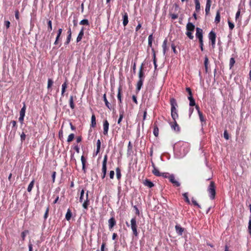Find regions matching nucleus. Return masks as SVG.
<instances>
[{
	"label": "nucleus",
	"mask_w": 251,
	"mask_h": 251,
	"mask_svg": "<svg viewBox=\"0 0 251 251\" xmlns=\"http://www.w3.org/2000/svg\"><path fill=\"white\" fill-rule=\"evenodd\" d=\"M4 25L6 26V28H8L10 27V23L8 21H6L4 22Z\"/></svg>",
	"instance_id": "obj_62"
},
{
	"label": "nucleus",
	"mask_w": 251,
	"mask_h": 251,
	"mask_svg": "<svg viewBox=\"0 0 251 251\" xmlns=\"http://www.w3.org/2000/svg\"><path fill=\"white\" fill-rule=\"evenodd\" d=\"M96 124V116L94 114H93L91 117V126L92 127H95Z\"/></svg>",
	"instance_id": "obj_30"
},
{
	"label": "nucleus",
	"mask_w": 251,
	"mask_h": 251,
	"mask_svg": "<svg viewBox=\"0 0 251 251\" xmlns=\"http://www.w3.org/2000/svg\"><path fill=\"white\" fill-rule=\"evenodd\" d=\"M154 135L157 137L159 135V129L156 125V123H154L153 124V131Z\"/></svg>",
	"instance_id": "obj_24"
},
{
	"label": "nucleus",
	"mask_w": 251,
	"mask_h": 251,
	"mask_svg": "<svg viewBox=\"0 0 251 251\" xmlns=\"http://www.w3.org/2000/svg\"><path fill=\"white\" fill-rule=\"evenodd\" d=\"M109 124L107 120H105L103 122V134L104 135H107L109 130Z\"/></svg>",
	"instance_id": "obj_9"
},
{
	"label": "nucleus",
	"mask_w": 251,
	"mask_h": 251,
	"mask_svg": "<svg viewBox=\"0 0 251 251\" xmlns=\"http://www.w3.org/2000/svg\"><path fill=\"white\" fill-rule=\"evenodd\" d=\"M248 230L250 235H251V217L249 221Z\"/></svg>",
	"instance_id": "obj_50"
},
{
	"label": "nucleus",
	"mask_w": 251,
	"mask_h": 251,
	"mask_svg": "<svg viewBox=\"0 0 251 251\" xmlns=\"http://www.w3.org/2000/svg\"><path fill=\"white\" fill-rule=\"evenodd\" d=\"M207 191L210 195V199L214 200L216 195V186L214 181L210 182Z\"/></svg>",
	"instance_id": "obj_3"
},
{
	"label": "nucleus",
	"mask_w": 251,
	"mask_h": 251,
	"mask_svg": "<svg viewBox=\"0 0 251 251\" xmlns=\"http://www.w3.org/2000/svg\"><path fill=\"white\" fill-rule=\"evenodd\" d=\"M235 63V59L233 57H231L229 60V67L231 69L234 65Z\"/></svg>",
	"instance_id": "obj_43"
},
{
	"label": "nucleus",
	"mask_w": 251,
	"mask_h": 251,
	"mask_svg": "<svg viewBox=\"0 0 251 251\" xmlns=\"http://www.w3.org/2000/svg\"><path fill=\"white\" fill-rule=\"evenodd\" d=\"M193 112H194V108H192V107H190L189 109V118H191V115H192V113H193Z\"/></svg>",
	"instance_id": "obj_59"
},
{
	"label": "nucleus",
	"mask_w": 251,
	"mask_h": 251,
	"mask_svg": "<svg viewBox=\"0 0 251 251\" xmlns=\"http://www.w3.org/2000/svg\"><path fill=\"white\" fill-rule=\"evenodd\" d=\"M168 179L174 186L179 187L180 185V183L175 179V176L173 174L169 175Z\"/></svg>",
	"instance_id": "obj_8"
},
{
	"label": "nucleus",
	"mask_w": 251,
	"mask_h": 251,
	"mask_svg": "<svg viewBox=\"0 0 251 251\" xmlns=\"http://www.w3.org/2000/svg\"><path fill=\"white\" fill-rule=\"evenodd\" d=\"M131 228L132 229L133 234L137 237L138 235V232L137 231V224L136 218H133L130 220Z\"/></svg>",
	"instance_id": "obj_4"
},
{
	"label": "nucleus",
	"mask_w": 251,
	"mask_h": 251,
	"mask_svg": "<svg viewBox=\"0 0 251 251\" xmlns=\"http://www.w3.org/2000/svg\"><path fill=\"white\" fill-rule=\"evenodd\" d=\"M122 87L120 85L118 89L117 98L119 101V105L120 107L122 106Z\"/></svg>",
	"instance_id": "obj_13"
},
{
	"label": "nucleus",
	"mask_w": 251,
	"mask_h": 251,
	"mask_svg": "<svg viewBox=\"0 0 251 251\" xmlns=\"http://www.w3.org/2000/svg\"><path fill=\"white\" fill-rule=\"evenodd\" d=\"M227 22L230 30H232L234 28V24L231 22L229 20H228Z\"/></svg>",
	"instance_id": "obj_51"
},
{
	"label": "nucleus",
	"mask_w": 251,
	"mask_h": 251,
	"mask_svg": "<svg viewBox=\"0 0 251 251\" xmlns=\"http://www.w3.org/2000/svg\"><path fill=\"white\" fill-rule=\"evenodd\" d=\"M67 80L66 79L65 81L62 85V90H61V95L62 96H64V94L66 91V89L67 88Z\"/></svg>",
	"instance_id": "obj_26"
},
{
	"label": "nucleus",
	"mask_w": 251,
	"mask_h": 251,
	"mask_svg": "<svg viewBox=\"0 0 251 251\" xmlns=\"http://www.w3.org/2000/svg\"><path fill=\"white\" fill-rule=\"evenodd\" d=\"M79 24L81 25H88L89 23L87 19H83L80 22Z\"/></svg>",
	"instance_id": "obj_41"
},
{
	"label": "nucleus",
	"mask_w": 251,
	"mask_h": 251,
	"mask_svg": "<svg viewBox=\"0 0 251 251\" xmlns=\"http://www.w3.org/2000/svg\"><path fill=\"white\" fill-rule=\"evenodd\" d=\"M208 37L211 41V46L214 48L216 43V33L213 31H211L208 34Z\"/></svg>",
	"instance_id": "obj_5"
},
{
	"label": "nucleus",
	"mask_w": 251,
	"mask_h": 251,
	"mask_svg": "<svg viewBox=\"0 0 251 251\" xmlns=\"http://www.w3.org/2000/svg\"><path fill=\"white\" fill-rule=\"evenodd\" d=\"M175 229L176 233L179 235L182 236L183 233L185 231V229L184 228L182 227L180 225L176 224L175 226Z\"/></svg>",
	"instance_id": "obj_11"
},
{
	"label": "nucleus",
	"mask_w": 251,
	"mask_h": 251,
	"mask_svg": "<svg viewBox=\"0 0 251 251\" xmlns=\"http://www.w3.org/2000/svg\"><path fill=\"white\" fill-rule=\"evenodd\" d=\"M25 110H26V106H25V104L24 103V106L21 108V109L20 111V116L25 117Z\"/></svg>",
	"instance_id": "obj_36"
},
{
	"label": "nucleus",
	"mask_w": 251,
	"mask_h": 251,
	"mask_svg": "<svg viewBox=\"0 0 251 251\" xmlns=\"http://www.w3.org/2000/svg\"><path fill=\"white\" fill-rule=\"evenodd\" d=\"M170 104L171 106V117L173 121H176L178 118V114L176 108L177 104L175 99L172 98L170 99Z\"/></svg>",
	"instance_id": "obj_1"
},
{
	"label": "nucleus",
	"mask_w": 251,
	"mask_h": 251,
	"mask_svg": "<svg viewBox=\"0 0 251 251\" xmlns=\"http://www.w3.org/2000/svg\"><path fill=\"white\" fill-rule=\"evenodd\" d=\"M85 198L86 199L84 201L83 203H82V207H83L84 209L87 210L88 209L89 205L90 204V200H89L88 198V191H87L86 193Z\"/></svg>",
	"instance_id": "obj_14"
},
{
	"label": "nucleus",
	"mask_w": 251,
	"mask_h": 251,
	"mask_svg": "<svg viewBox=\"0 0 251 251\" xmlns=\"http://www.w3.org/2000/svg\"><path fill=\"white\" fill-rule=\"evenodd\" d=\"M84 190L82 189L81 191H80V197L79 200V202H82L84 200Z\"/></svg>",
	"instance_id": "obj_39"
},
{
	"label": "nucleus",
	"mask_w": 251,
	"mask_h": 251,
	"mask_svg": "<svg viewBox=\"0 0 251 251\" xmlns=\"http://www.w3.org/2000/svg\"><path fill=\"white\" fill-rule=\"evenodd\" d=\"M143 82H144V80H141V79H139L138 82H137V85H136V90L137 91H139L143 85Z\"/></svg>",
	"instance_id": "obj_27"
},
{
	"label": "nucleus",
	"mask_w": 251,
	"mask_h": 251,
	"mask_svg": "<svg viewBox=\"0 0 251 251\" xmlns=\"http://www.w3.org/2000/svg\"><path fill=\"white\" fill-rule=\"evenodd\" d=\"M20 137H21V141L22 142H23V141H24L25 140L26 135L24 132H22V133L21 134Z\"/></svg>",
	"instance_id": "obj_56"
},
{
	"label": "nucleus",
	"mask_w": 251,
	"mask_h": 251,
	"mask_svg": "<svg viewBox=\"0 0 251 251\" xmlns=\"http://www.w3.org/2000/svg\"><path fill=\"white\" fill-rule=\"evenodd\" d=\"M186 91L188 93L189 96L188 97H193L192 92L191 91V89L189 87H186Z\"/></svg>",
	"instance_id": "obj_53"
},
{
	"label": "nucleus",
	"mask_w": 251,
	"mask_h": 251,
	"mask_svg": "<svg viewBox=\"0 0 251 251\" xmlns=\"http://www.w3.org/2000/svg\"><path fill=\"white\" fill-rule=\"evenodd\" d=\"M195 28V25L190 22H188L186 25V30L187 31L186 32V35L190 39H193L194 36L193 35V32H194Z\"/></svg>",
	"instance_id": "obj_2"
},
{
	"label": "nucleus",
	"mask_w": 251,
	"mask_h": 251,
	"mask_svg": "<svg viewBox=\"0 0 251 251\" xmlns=\"http://www.w3.org/2000/svg\"><path fill=\"white\" fill-rule=\"evenodd\" d=\"M208 64H209L208 58L207 55H205V57H204V65L205 70V73H208Z\"/></svg>",
	"instance_id": "obj_25"
},
{
	"label": "nucleus",
	"mask_w": 251,
	"mask_h": 251,
	"mask_svg": "<svg viewBox=\"0 0 251 251\" xmlns=\"http://www.w3.org/2000/svg\"><path fill=\"white\" fill-rule=\"evenodd\" d=\"M171 126L172 128L176 132H178L180 130V127L179 125L177 124L176 120L174 121L173 122L170 123Z\"/></svg>",
	"instance_id": "obj_10"
},
{
	"label": "nucleus",
	"mask_w": 251,
	"mask_h": 251,
	"mask_svg": "<svg viewBox=\"0 0 251 251\" xmlns=\"http://www.w3.org/2000/svg\"><path fill=\"white\" fill-rule=\"evenodd\" d=\"M195 4V12L199 13L201 10V4L199 0H194Z\"/></svg>",
	"instance_id": "obj_23"
},
{
	"label": "nucleus",
	"mask_w": 251,
	"mask_h": 251,
	"mask_svg": "<svg viewBox=\"0 0 251 251\" xmlns=\"http://www.w3.org/2000/svg\"><path fill=\"white\" fill-rule=\"evenodd\" d=\"M220 12L219 10H218L216 12V15L215 19V23L217 24H218L220 22Z\"/></svg>",
	"instance_id": "obj_33"
},
{
	"label": "nucleus",
	"mask_w": 251,
	"mask_h": 251,
	"mask_svg": "<svg viewBox=\"0 0 251 251\" xmlns=\"http://www.w3.org/2000/svg\"><path fill=\"white\" fill-rule=\"evenodd\" d=\"M143 183L145 186H148L149 188H152L154 186V184L148 179L144 180Z\"/></svg>",
	"instance_id": "obj_20"
},
{
	"label": "nucleus",
	"mask_w": 251,
	"mask_h": 251,
	"mask_svg": "<svg viewBox=\"0 0 251 251\" xmlns=\"http://www.w3.org/2000/svg\"><path fill=\"white\" fill-rule=\"evenodd\" d=\"M188 99L189 100V105L190 106L196 105L195 100L193 97H188Z\"/></svg>",
	"instance_id": "obj_34"
},
{
	"label": "nucleus",
	"mask_w": 251,
	"mask_h": 251,
	"mask_svg": "<svg viewBox=\"0 0 251 251\" xmlns=\"http://www.w3.org/2000/svg\"><path fill=\"white\" fill-rule=\"evenodd\" d=\"M116 176L118 180H120L121 178L122 175L121 173V169L120 168L117 167L116 169Z\"/></svg>",
	"instance_id": "obj_35"
},
{
	"label": "nucleus",
	"mask_w": 251,
	"mask_h": 251,
	"mask_svg": "<svg viewBox=\"0 0 251 251\" xmlns=\"http://www.w3.org/2000/svg\"><path fill=\"white\" fill-rule=\"evenodd\" d=\"M224 136L226 140H228L229 139V135L226 130L224 131Z\"/></svg>",
	"instance_id": "obj_58"
},
{
	"label": "nucleus",
	"mask_w": 251,
	"mask_h": 251,
	"mask_svg": "<svg viewBox=\"0 0 251 251\" xmlns=\"http://www.w3.org/2000/svg\"><path fill=\"white\" fill-rule=\"evenodd\" d=\"M124 116V111L123 109H120L119 110V118L118 120V124L120 126L121 125V123L123 119Z\"/></svg>",
	"instance_id": "obj_21"
},
{
	"label": "nucleus",
	"mask_w": 251,
	"mask_h": 251,
	"mask_svg": "<svg viewBox=\"0 0 251 251\" xmlns=\"http://www.w3.org/2000/svg\"><path fill=\"white\" fill-rule=\"evenodd\" d=\"M84 28L83 27H82L81 28L80 31H79L78 35L77 37V38H76V42L77 43L80 42L82 40V37L84 35Z\"/></svg>",
	"instance_id": "obj_19"
},
{
	"label": "nucleus",
	"mask_w": 251,
	"mask_h": 251,
	"mask_svg": "<svg viewBox=\"0 0 251 251\" xmlns=\"http://www.w3.org/2000/svg\"><path fill=\"white\" fill-rule=\"evenodd\" d=\"M103 100L105 102V106H106V107L108 108L109 110H111L112 108V106L107 100L106 94H104L103 96Z\"/></svg>",
	"instance_id": "obj_22"
},
{
	"label": "nucleus",
	"mask_w": 251,
	"mask_h": 251,
	"mask_svg": "<svg viewBox=\"0 0 251 251\" xmlns=\"http://www.w3.org/2000/svg\"><path fill=\"white\" fill-rule=\"evenodd\" d=\"M152 166L153 167V170L152 171V174L157 176H161L162 173H160L159 170L155 167V165L153 163H152Z\"/></svg>",
	"instance_id": "obj_18"
},
{
	"label": "nucleus",
	"mask_w": 251,
	"mask_h": 251,
	"mask_svg": "<svg viewBox=\"0 0 251 251\" xmlns=\"http://www.w3.org/2000/svg\"><path fill=\"white\" fill-rule=\"evenodd\" d=\"M81 163H82V170L84 171V172L85 173V172H86L85 164L86 163V160L83 155H82L81 157Z\"/></svg>",
	"instance_id": "obj_28"
},
{
	"label": "nucleus",
	"mask_w": 251,
	"mask_h": 251,
	"mask_svg": "<svg viewBox=\"0 0 251 251\" xmlns=\"http://www.w3.org/2000/svg\"><path fill=\"white\" fill-rule=\"evenodd\" d=\"M69 105L70 107L72 109H74L75 107V105L74 102V97L71 96L69 99Z\"/></svg>",
	"instance_id": "obj_29"
},
{
	"label": "nucleus",
	"mask_w": 251,
	"mask_h": 251,
	"mask_svg": "<svg viewBox=\"0 0 251 251\" xmlns=\"http://www.w3.org/2000/svg\"><path fill=\"white\" fill-rule=\"evenodd\" d=\"M121 14L122 15L123 25L125 27L128 23V15L125 11L123 12Z\"/></svg>",
	"instance_id": "obj_7"
},
{
	"label": "nucleus",
	"mask_w": 251,
	"mask_h": 251,
	"mask_svg": "<svg viewBox=\"0 0 251 251\" xmlns=\"http://www.w3.org/2000/svg\"><path fill=\"white\" fill-rule=\"evenodd\" d=\"M72 216V213L70 209H68L65 215V218L67 221H70Z\"/></svg>",
	"instance_id": "obj_31"
},
{
	"label": "nucleus",
	"mask_w": 251,
	"mask_h": 251,
	"mask_svg": "<svg viewBox=\"0 0 251 251\" xmlns=\"http://www.w3.org/2000/svg\"><path fill=\"white\" fill-rule=\"evenodd\" d=\"M101 142L100 139L98 140L97 142V150L96 155H97L100 151Z\"/></svg>",
	"instance_id": "obj_37"
},
{
	"label": "nucleus",
	"mask_w": 251,
	"mask_h": 251,
	"mask_svg": "<svg viewBox=\"0 0 251 251\" xmlns=\"http://www.w3.org/2000/svg\"><path fill=\"white\" fill-rule=\"evenodd\" d=\"M71 38H72V35H68L67 39H66V41L65 42V44L68 45L71 41Z\"/></svg>",
	"instance_id": "obj_52"
},
{
	"label": "nucleus",
	"mask_w": 251,
	"mask_h": 251,
	"mask_svg": "<svg viewBox=\"0 0 251 251\" xmlns=\"http://www.w3.org/2000/svg\"><path fill=\"white\" fill-rule=\"evenodd\" d=\"M53 81L51 78H49L48 80V86L47 88L48 89L50 88L53 84Z\"/></svg>",
	"instance_id": "obj_44"
},
{
	"label": "nucleus",
	"mask_w": 251,
	"mask_h": 251,
	"mask_svg": "<svg viewBox=\"0 0 251 251\" xmlns=\"http://www.w3.org/2000/svg\"><path fill=\"white\" fill-rule=\"evenodd\" d=\"M153 40L152 34L150 35L148 37V42H152Z\"/></svg>",
	"instance_id": "obj_63"
},
{
	"label": "nucleus",
	"mask_w": 251,
	"mask_h": 251,
	"mask_svg": "<svg viewBox=\"0 0 251 251\" xmlns=\"http://www.w3.org/2000/svg\"><path fill=\"white\" fill-rule=\"evenodd\" d=\"M108 156L107 154H105L104 156V158L102 163V174H104V175L106 174L107 171V162Z\"/></svg>",
	"instance_id": "obj_6"
},
{
	"label": "nucleus",
	"mask_w": 251,
	"mask_h": 251,
	"mask_svg": "<svg viewBox=\"0 0 251 251\" xmlns=\"http://www.w3.org/2000/svg\"><path fill=\"white\" fill-rule=\"evenodd\" d=\"M52 22L51 21L49 20L48 22V31L50 32L52 30Z\"/></svg>",
	"instance_id": "obj_45"
},
{
	"label": "nucleus",
	"mask_w": 251,
	"mask_h": 251,
	"mask_svg": "<svg viewBox=\"0 0 251 251\" xmlns=\"http://www.w3.org/2000/svg\"><path fill=\"white\" fill-rule=\"evenodd\" d=\"M196 36L198 39L199 41L203 40V30L199 27L196 28Z\"/></svg>",
	"instance_id": "obj_12"
},
{
	"label": "nucleus",
	"mask_w": 251,
	"mask_h": 251,
	"mask_svg": "<svg viewBox=\"0 0 251 251\" xmlns=\"http://www.w3.org/2000/svg\"><path fill=\"white\" fill-rule=\"evenodd\" d=\"M200 118V120L201 122H205V119L204 118V116L203 115V114L202 112H199L198 114Z\"/></svg>",
	"instance_id": "obj_46"
},
{
	"label": "nucleus",
	"mask_w": 251,
	"mask_h": 251,
	"mask_svg": "<svg viewBox=\"0 0 251 251\" xmlns=\"http://www.w3.org/2000/svg\"><path fill=\"white\" fill-rule=\"evenodd\" d=\"M199 43H200V48H201V51H203V50H204V49H203V40H199Z\"/></svg>",
	"instance_id": "obj_55"
},
{
	"label": "nucleus",
	"mask_w": 251,
	"mask_h": 251,
	"mask_svg": "<svg viewBox=\"0 0 251 251\" xmlns=\"http://www.w3.org/2000/svg\"><path fill=\"white\" fill-rule=\"evenodd\" d=\"M211 5V0H206V3L205 6V15H208L210 13V7Z\"/></svg>",
	"instance_id": "obj_16"
},
{
	"label": "nucleus",
	"mask_w": 251,
	"mask_h": 251,
	"mask_svg": "<svg viewBox=\"0 0 251 251\" xmlns=\"http://www.w3.org/2000/svg\"><path fill=\"white\" fill-rule=\"evenodd\" d=\"M108 227L111 230L116 224V221L114 217H112L108 220Z\"/></svg>",
	"instance_id": "obj_15"
},
{
	"label": "nucleus",
	"mask_w": 251,
	"mask_h": 251,
	"mask_svg": "<svg viewBox=\"0 0 251 251\" xmlns=\"http://www.w3.org/2000/svg\"><path fill=\"white\" fill-rule=\"evenodd\" d=\"M143 65H144V64L142 63L141 66H140L139 72V74H138V77H139V79L144 80L145 75H144V73L143 72V69H144Z\"/></svg>",
	"instance_id": "obj_17"
},
{
	"label": "nucleus",
	"mask_w": 251,
	"mask_h": 251,
	"mask_svg": "<svg viewBox=\"0 0 251 251\" xmlns=\"http://www.w3.org/2000/svg\"><path fill=\"white\" fill-rule=\"evenodd\" d=\"M49 210H50V207H49V206H48L46 209L45 213L44 216V218L45 220L47 219V218L48 217Z\"/></svg>",
	"instance_id": "obj_49"
},
{
	"label": "nucleus",
	"mask_w": 251,
	"mask_h": 251,
	"mask_svg": "<svg viewBox=\"0 0 251 251\" xmlns=\"http://www.w3.org/2000/svg\"><path fill=\"white\" fill-rule=\"evenodd\" d=\"M28 233V230H25L21 233V237L23 241L25 240V236H26V234H27Z\"/></svg>",
	"instance_id": "obj_47"
},
{
	"label": "nucleus",
	"mask_w": 251,
	"mask_h": 251,
	"mask_svg": "<svg viewBox=\"0 0 251 251\" xmlns=\"http://www.w3.org/2000/svg\"><path fill=\"white\" fill-rule=\"evenodd\" d=\"M34 180H32L29 183V184L28 185V187H27V191L28 192H30L34 186Z\"/></svg>",
	"instance_id": "obj_38"
},
{
	"label": "nucleus",
	"mask_w": 251,
	"mask_h": 251,
	"mask_svg": "<svg viewBox=\"0 0 251 251\" xmlns=\"http://www.w3.org/2000/svg\"><path fill=\"white\" fill-rule=\"evenodd\" d=\"M192 202L194 205L198 206L199 208H201V206L198 204V203L194 198L192 199Z\"/></svg>",
	"instance_id": "obj_54"
},
{
	"label": "nucleus",
	"mask_w": 251,
	"mask_h": 251,
	"mask_svg": "<svg viewBox=\"0 0 251 251\" xmlns=\"http://www.w3.org/2000/svg\"><path fill=\"white\" fill-rule=\"evenodd\" d=\"M105 245H106V243L103 242L101 246L100 251H104Z\"/></svg>",
	"instance_id": "obj_64"
},
{
	"label": "nucleus",
	"mask_w": 251,
	"mask_h": 251,
	"mask_svg": "<svg viewBox=\"0 0 251 251\" xmlns=\"http://www.w3.org/2000/svg\"><path fill=\"white\" fill-rule=\"evenodd\" d=\"M241 13V9L239 8L237 12H236V16H235V19L236 20H237V19L239 18V17L240 16Z\"/></svg>",
	"instance_id": "obj_57"
},
{
	"label": "nucleus",
	"mask_w": 251,
	"mask_h": 251,
	"mask_svg": "<svg viewBox=\"0 0 251 251\" xmlns=\"http://www.w3.org/2000/svg\"><path fill=\"white\" fill-rule=\"evenodd\" d=\"M169 16L171 17L172 20H175L178 18V14L169 13Z\"/></svg>",
	"instance_id": "obj_42"
},
{
	"label": "nucleus",
	"mask_w": 251,
	"mask_h": 251,
	"mask_svg": "<svg viewBox=\"0 0 251 251\" xmlns=\"http://www.w3.org/2000/svg\"><path fill=\"white\" fill-rule=\"evenodd\" d=\"M162 48L164 54H165L166 51L168 50L167 48V40L165 39L163 42Z\"/></svg>",
	"instance_id": "obj_32"
},
{
	"label": "nucleus",
	"mask_w": 251,
	"mask_h": 251,
	"mask_svg": "<svg viewBox=\"0 0 251 251\" xmlns=\"http://www.w3.org/2000/svg\"><path fill=\"white\" fill-rule=\"evenodd\" d=\"M183 196L185 198V201L187 203L189 204L190 203V200H189V199L188 198L187 193H185L183 194Z\"/></svg>",
	"instance_id": "obj_48"
},
{
	"label": "nucleus",
	"mask_w": 251,
	"mask_h": 251,
	"mask_svg": "<svg viewBox=\"0 0 251 251\" xmlns=\"http://www.w3.org/2000/svg\"><path fill=\"white\" fill-rule=\"evenodd\" d=\"M141 26L142 24L140 22H138V24L135 28L136 31H138L141 28Z\"/></svg>",
	"instance_id": "obj_60"
},
{
	"label": "nucleus",
	"mask_w": 251,
	"mask_h": 251,
	"mask_svg": "<svg viewBox=\"0 0 251 251\" xmlns=\"http://www.w3.org/2000/svg\"><path fill=\"white\" fill-rule=\"evenodd\" d=\"M74 138H75V134L74 133L70 134L68 137L67 142L68 143H70L74 139Z\"/></svg>",
	"instance_id": "obj_40"
},
{
	"label": "nucleus",
	"mask_w": 251,
	"mask_h": 251,
	"mask_svg": "<svg viewBox=\"0 0 251 251\" xmlns=\"http://www.w3.org/2000/svg\"><path fill=\"white\" fill-rule=\"evenodd\" d=\"M114 171H110L109 173V176L110 179H113L114 176Z\"/></svg>",
	"instance_id": "obj_61"
}]
</instances>
